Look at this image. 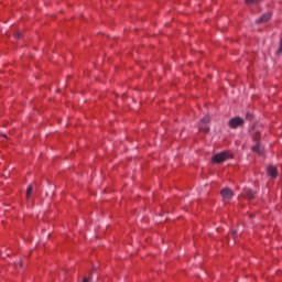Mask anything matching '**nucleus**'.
I'll return each mask as SVG.
<instances>
[{"mask_svg": "<svg viewBox=\"0 0 282 282\" xmlns=\"http://www.w3.org/2000/svg\"><path fill=\"white\" fill-rule=\"evenodd\" d=\"M232 158V154L228 151L220 152L218 154H215L212 159L213 164H223V162H226V160H230Z\"/></svg>", "mask_w": 282, "mask_h": 282, "instance_id": "nucleus-1", "label": "nucleus"}, {"mask_svg": "<svg viewBox=\"0 0 282 282\" xmlns=\"http://www.w3.org/2000/svg\"><path fill=\"white\" fill-rule=\"evenodd\" d=\"M243 124H246V120L241 117H234L228 122L230 129H239V127H243Z\"/></svg>", "mask_w": 282, "mask_h": 282, "instance_id": "nucleus-2", "label": "nucleus"}, {"mask_svg": "<svg viewBox=\"0 0 282 282\" xmlns=\"http://www.w3.org/2000/svg\"><path fill=\"white\" fill-rule=\"evenodd\" d=\"M220 195L224 202H229V199H232V197H235V192H232V189L228 187H225L220 191Z\"/></svg>", "mask_w": 282, "mask_h": 282, "instance_id": "nucleus-3", "label": "nucleus"}, {"mask_svg": "<svg viewBox=\"0 0 282 282\" xmlns=\"http://www.w3.org/2000/svg\"><path fill=\"white\" fill-rule=\"evenodd\" d=\"M267 174L269 175V177H272L274 180L278 177L279 171L275 166L269 165L267 169Z\"/></svg>", "mask_w": 282, "mask_h": 282, "instance_id": "nucleus-4", "label": "nucleus"}, {"mask_svg": "<svg viewBox=\"0 0 282 282\" xmlns=\"http://www.w3.org/2000/svg\"><path fill=\"white\" fill-rule=\"evenodd\" d=\"M270 19H272V12H267L261 18L256 20V23H268Z\"/></svg>", "mask_w": 282, "mask_h": 282, "instance_id": "nucleus-5", "label": "nucleus"}, {"mask_svg": "<svg viewBox=\"0 0 282 282\" xmlns=\"http://www.w3.org/2000/svg\"><path fill=\"white\" fill-rule=\"evenodd\" d=\"M254 191L250 189V188H246L243 189V197H246V199H254Z\"/></svg>", "mask_w": 282, "mask_h": 282, "instance_id": "nucleus-6", "label": "nucleus"}, {"mask_svg": "<svg viewBox=\"0 0 282 282\" xmlns=\"http://www.w3.org/2000/svg\"><path fill=\"white\" fill-rule=\"evenodd\" d=\"M253 153H261V145L257 142L252 148Z\"/></svg>", "mask_w": 282, "mask_h": 282, "instance_id": "nucleus-7", "label": "nucleus"}, {"mask_svg": "<svg viewBox=\"0 0 282 282\" xmlns=\"http://www.w3.org/2000/svg\"><path fill=\"white\" fill-rule=\"evenodd\" d=\"M32 191H33L32 185H29L28 188H26V199H30V197L32 195Z\"/></svg>", "mask_w": 282, "mask_h": 282, "instance_id": "nucleus-8", "label": "nucleus"}, {"mask_svg": "<svg viewBox=\"0 0 282 282\" xmlns=\"http://www.w3.org/2000/svg\"><path fill=\"white\" fill-rule=\"evenodd\" d=\"M259 2H261V0H245V3H247V6L257 4Z\"/></svg>", "mask_w": 282, "mask_h": 282, "instance_id": "nucleus-9", "label": "nucleus"}, {"mask_svg": "<svg viewBox=\"0 0 282 282\" xmlns=\"http://www.w3.org/2000/svg\"><path fill=\"white\" fill-rule=\"evenodd\" d=\"M246 120H248L249 122H252V120H254V115H252L251 112H247Z\"/></svg>", "mask_w": 282, "mask_h": 282, "instance_id": "nucleus-10", "label": "nucleus"}, {"mask_svg": "<svg viewBox=\"0 0 282 282\" xmlns=\"http://www.w3.org/2000/svg\"><path fill=\"white\" fill-rule=\"evenodd\" d=\"M200 122L205 123V124H208V122H210V116H205Z\"/></svg>", "mask_w": 282, "mask_h": 282, "instance_id": "nucleus-11", "label": "nucleus"}, {"mask_svg": "<svg viewBox=\"0 0 282 282\" xmlns=\"http://www.w3.org/2000/svg\"><path fill=\"white\" fill-rule=\"evenodd\" d=\"M199 131H204L205 133H208V131H210V128H208V126L199 127Z\"/></svg>", "mask_w": 282, "mask_h": 282, "instance_id": "nucleus-12", "label": "nucleus"}, {"mask_svg": "<svg viewBox=\"0 0 282 282\" xmlns=\"http://www.w3.org/2000/svg\"><path fill=\"white\" fill-rule=\"evenodd\" d=\"M15 39H23V33L21 31H18L15 33Z\"/></svg>", "mask_w": 282, "mask_h": 282, "instance_id": "nucleus-13", "label": "nucleus"}, {"mask_svg": "<svg viewBox=\"0 0 282 282\" xmlns=\"http://www.w3.org/2000/svg\"><path fill=\"white\" fill-rule=\"evenodd\" d=\"M278 54H282V39H281V41H280V47H279V50H278Z\"/></svg>", "mask_w": 282, "mask_h": 282, "instance_id": "nucleus-14", "label": "nucleus"}, {"mask_svg": "<svg viewBox=\"0 0 282 282\" xmlns=\"http://www.w3.org/2000/svg\"><path fill=\"white\" fill-rule=\"evenodd\" d=\"M90 281V278H84L83 279V282H89Z\"/></svg>", "mask_w": 282, "mask_h": 282, "instance_id": "nucleus-15", "label": "nucleus"}, {"mask_svg": "<svg viewBox=\"0 0 282 282\" xmlns=\"http://www.w3.org/2000/svg\"><path fill=\"white\" fill-rule=\"evenodd\" d=\"M19 267H20V268H23V262H20Z\"/></svg>", "mask_w": 282, "mask_h": 282, "instance_id": "nucleus-16", "label": "nucleus"}]
</instances>
